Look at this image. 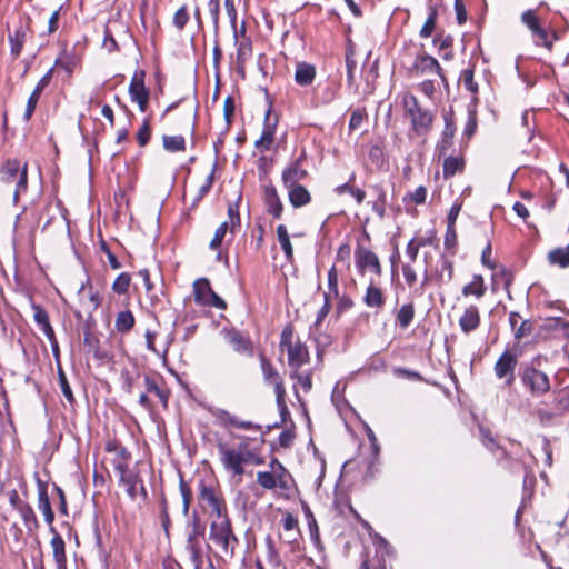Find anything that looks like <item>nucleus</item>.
Returning a JSON list of instances; mask_svg holds the SVG:
<instances>
[{"label":"nucleus","mask_w":569,"mask_h":569,"mask_svg":"<svg viewBox=\"0 0 569 569\" xmlns=\"http://www.w3.org/2000/svg\"><path fill=\"white\" fill-rule=\"evenodd\" d=\"M180 491L183 498V512L187 513L191 502V490L182 480L180 482Z\"/></svg>","instance_id":"obj_59"},{"label":"nucleus","mask_w":569,"mask_h":569,"mask_svg":"<svg viewBox=\"0 0 569 569\" xmlns=\"http://www.w3.org/2000/svg\"><path fill=\"white\" fill-rule=\"evenodd\" d=\"M217 448L223 468L233 476L241 477L244 473V465L259 466L263 463V459L250 450L246 442L239 443L236 448L219 442Z\"/></svg>","instance_id":"obj_1"},{"label":"nucleus","mask_w":569,"mask_h":569,"mask_svg":"<svg viewBox=\"0 0 569 569\" xmlns=\"http://www.w3.org/2000/svg\"><path fill=\"white\" fill-rule=\"evenodd\" d=\"M223 113H224L226 121L228 123H230L231 119L233 117V113H234V101H233L232 97H230V96L224 99Z\"/></svg>","instance_id":"obj_58"},{"label":"nucleus","mask_w":569,"mask_h":569,"mask_svg":"<svg viewBox=\"0 0 569 569\" xmlns=\"http://www.w3.org/2000/svg\"><path fill=\"white\" fill-rule=\"evenodd\" d=\"M40 94L41 93L33 90L31 96L29 97L23 116L27 121L31 118L32 113L34 112Z\"/></svg>","instance_id":"obj_49"},{"label":"nucleus","mask_w":569,"mask_h":569,"mask_svg":"<svg viewBox=\"0 0 569 569\" xmlns=\"http://www.w3.org/2000/svg\"><path fill=\"white\" fill-rule=\"evenodd\" d=\"M521 380L532 396L539 397L550 390L548 375L538 370L532 365L523 368Z\"/></svg>","instance_id":"obj_7"},{"label":"nucleus","mask_w":569,"mask_h":569,"mask_svg":"<svg viewBox=\"0 0 569 569\" xmlns=\"http://www.w3.org/2000/svg\"><path fill=\"white\" fill-rule=\"evenodd\" d=\"M163 148L169 152L186 150V140L182 136H163Z\"/></svg>","instance_id":"obj_33"},{"label":"nucleus","mask_w":569,"mask_h":569,"mask_svg":"<svg viewBox=\"0 0 569 569\" xmlns=\"http://www.w3.org/2000/svg\"><path fill=\"white\" fill-rule=\"evenodd\" d=\"M416 67L421 71L430 72V73H440V66L438 61L430 56H421L417 59Z\"/></svg>","instance_id":"obj_35"},{"label":"nucleus","mask_w":569,"mask_h":569,"mask_svg":"<svg viewBox=\"0 0 569 569\" xmlns=\"http://www.w3.org/2000/svg\"><path fill=\"white\" fill-rule=\"evenodd\" d=\"M130 284V276L126 272L119 274L112 284V289L117 293H126Z\"/></svg>","instance_id":"obj_41"},{"label":"nucleus","mask_w":569,"mask_h":569,"mask_svg":"<svg viewBox=\"0 0 569 569\" xmlns=\"http://www.w3.org/2000/svg\"><path fill=\"white\" fill-rule=\"evenodd\" d=\"M426 197H427V190L425 187H418L411 194H410V198L411 200L417 203V204H420V203H423L425 200H426Z\"/></svg>","instance_id":"obj_64"},{"label":"nucleus","mask_w":569,"mask_h":569,"mask_svg":"<svg viewBox=\"0 0 569 569\" xmlns=\"http://www.w3.org/2000/svg\"><path fill=\"white\" fill-rule=\"evenodd\" d=\"M134 325V317L131 311L126 310L117 315L116 329L119 332H128Z\"/></svg>","instance_id":"obj_34"},{"label":"nucleus","mask_w":569,"mask_h":569,"mask_svg":"<svg viewBox=\"0 0 569 569\" xmlns=\"http://www.w3.org/2000/svg\"><path fill=\"white\" fill-rule=\"evenodd\" d=\"M365 112L361 110H355L351 113L350 121H349V128L351 130L359 129L365 120Z\"/></svg>","instance_id":"obj_55"},{"label":"nucleus","mask_w":569,"mask_h":569,"mask_svg":"<svg viewBox=\"0 0 569 569\" xmlns=\"http://www.w3.org/2000/svg\"><path fill=\"white\" fill-rule=\"evenodd\" d=\"M199 501L203 508H210L211 520L219 516H228L223 499L211 487L201 483Z\"/></svg>","instance_id":"obj_11"},{"label":"nucleus","mask_w":569,"mask_h":569,"mask_svg":"<svg viewBox=\"0 0 569 569\" xmlns=\"http://www.w3.org/2000/svg\"><path fill=\"white\" fill-rule=\"evenodd\" d=\"M224 6H226V11H227V14L231 21V24L233 26V28L236 29V23H237V10H236V7H234V3H233V0H224Z\"/></svg>","instance_id":"obj_63"},{"label":"nucleus","mask_w":569,"mask_h":569,"mask_svg":"<svg viewBox=\"0 0 569 569\" xmlns=\"http://www.w3.org/2000/svg\"><path fill=\"white\" fill-rule=\"evenodd\" d=\"M209 539L214 545L216 555L221 559L233 557L238 539L228 516H219L211 520Z\"/></svg>","instance_id":"obj_2"},{"label":"nucleus","mask_w":569,"mask_h":569,"mask_svg":"<svg viewBox=\"0 0 569 569\" xmlns=\"http://www.w3.org/2000/svg\"><path fill=\"white\" fill-rule=\"evenodd\" d=\"M328 288H329V295L338 296V273L336 267H331L328 272Z\"/></svg>","instance_id":"obj_45"},{"label":"nucleus","mask_w":569,"mask_h":569,"mask_svg":"<svg viewBox=\"0 0 569 569\" xmlns=\"http://www.w3.org/2000/svg\"><path fill=\"white\" fill-rule=\"evenodd\" d=\"M194 301L200 306L226 309L227 305L211 288L207 278L197 279L193 282Z\"/></svg>","instance_id":"obj_8"},{"label":"nucleus","mask_w":569,"mask_h":569,"mask_svg":"<svg viewBox=\"0 0 569 569\" xmlns=\"http://www.w3.org/2000/svg\"><path fill=\"white\" fill-rule=\"evenodd\" d=\"M363 302L369 308H380L385 305V296L379 287L372 282L368 286Z\"/></svg>","instance_id":"obj_26"},{"label":"nucleus","mask_w":569,"mask_h":569,"mask_svg":"<svg viewBox=\"0 0 569 569\" xmlns=\"http://www.w3.org/2000/svg\"><path fill=\"white\" fill-rule=\"evenodd\" d=\"M425 244V241H419V242H416V240H411L408 244H407V249H406V252L408 254V257L410 258V260L413 262L416 261L417 257H418V252H419V249L421 246Z\"/></svg>","instance_id":"obj_56"},{"label":"nucleus","mask_w":569,"mask_h":569,"mask_svg":"<svg viewBox=\"0 0 569 569\" xmlns=\"http://www.w3.org/2000/svg\"><path fill=\"white\" fill-rule=\"evenodd\" d=\"M280 348L287 350L288 363L298 370L301 366L309 361V352L307 348L297 339L295 340L291 327H286L281 332Z\"/></svg>","instance_id":"obj_4"},{"label":"nucleus","mask_w":569,"mask_h":569,"mask_svg":"<svg viewBox=\"0 0 569 569\" xmlns=\"http://www.w3.org/2000/svg\"><path fill=\"white\" fill-rule=\"evenodd\" d=\"M316 77V69L312 64L300 62L297 64L295 80L300 86L310 84Z\"/></svg>","instance_id":"obj_25"},{"label":"nucleus","mask_w":569,"mask_h":569,"mask_svg":"<svg viewBox=\"0 0 569 569\" xmlns=\"http://www.w3.org/2000/svg\"><path fill=\"white\" fill-rule=\"evenodd\" d=\"M0 180L6 184H14L13 201L18 202L21 192L27 190V166H20L17 160H9L0 168Z\"/></svg>","instance_id":"obj_5"},{"label":"nucleus","mask_w":569,"mask_h":569,"mask_svg":"<svg viewBox=\"0 0 569 569\" xmlns=\"http://www.w3.org/2000/svg\"><path fill=\"white\" fill-rule=\"evenodd\" d=\"M491 252H492L491 244L488 243L486 246V248L483 249V251H482L481 261H482L483 266H486L489 269L493 270L496 268V264L490 259Z\"/></svg>","instance_id":"obj_62"},{"label":"nucleus","mask_w":569,"mask_h":569,"mask_svg":"<svg viewBox=\"0 0 569 569\" xmlns=\"http://www.w3.org/2000/svg\"><path fill=\"white\" fill-rule=\"evenodd\" d=\"M129 93L132 101L137 102L139 109L146 111L149 102V91L144 86V72H136L129 86Z\"/></svg>","instance_id":"obj_13"},{"label":"nucleus","mask_w":569,"mask_h":569,"mask_svg":"<svg viewBox=\"0 0 569 569\" xmlns=\"http://www.w3.org/2000/svg\"><path fill=\"white\" fill-rule=\"evenodd\" d=\"M277 238L287 260L291 261L293 257V248L286 226L279 224L277 227Z\"/></svg>","instance_id":"obj_30"},{"label":"nucleus","mask_w":569,"mask_h":569,"mask_svg":"<svg viewBox=\"0 0 569 569\" xmlns=\"http://www.w3.org/2000/svg\"><path fill=\"white\" fill-rule=\"evenodd\" d=\"M548 261L560 268L569 267V244L563 248H556L548 253Z\"/></svg>","instance_id":"obj_29"},{"label":"nucleus","mask_w":569,"mask_h":569,"mask_svg":"<svg viewBox=\"0 0 569 569\" xmlns=\"http://www.w3.org/2000/svg\"><path fill=\"white\" fill-rule=\"evenodd\" d=\"M218 423L224 428H230L233 425L234 415L227 410L218 409L213 412Z\"/></svg>","instance_id":"obj_42"},{"label":"nucleus","mask_w":569,"mask_h":569,"mask_svg":"<svg viewBox=\"0 0 569 569\" xmlns=\"http://www.w3.org/2000/svg\"><path fill=\"white\" fill-rule=\"evenodd\" d=\"M204 533V528L201 526L198 517H194L191 523V530L187 538V550L193 561H199L201 558L200 537Z\"/></svg>","instance_id":"obj_15"},{"label":"nucleus","mask_w":569,"mask_h":569,"mask_svg":"<svg viewBox=\"0 0 569 569\" xmlns=\"http://www.w3.org/2000/svg\"><path fill=\"white\" fill-rule=\"evenodd\" d=\"M461 292L465 297L475 296L478 299L483 297L486 293L483 277L475 274L471 282L462 287Z\"/></svg>","instance_id":"obj_27"},{"label":"nucleus","mask_w":569,"mask_h":569,"mask_svg":"<svg viewBox=\"0 0 569 569\" xmlns=\"http://www.w3.org/2000/svg\"><path fill=\"white\" fill-rule=\"evenodd\" d=\"M533 34L538 38L537 44H541L548 49H551L552 42L548 40V33L541 27L533 32Z\"/></svg>","instance_id":"obj_60"},{"label":"nucleus","mask_w":569,"mask_h":569,"mask_svg":"<svg viewBox=\"0 0 569 569\" xmlns=\"http://www.w3.org/2000/svg\"><path fill=\"white\" fill-rule=\"evenodd\" d=\"M227 339L229 343L232 346L234 351L237 352H243V353H251L252 352V345L251 341L244 337L242 333L236 330H230L227 332Z\"/></svg>","instance_id":"obj_21"},{"label":"nucleus","mask_w":569,"mask_h":569,"mask_svg":"<svg viewBox=\"0 0 569 569\" xmlns=\"http://www.w3.org/2000/svg\"><path fill=\"white\" fill-rule=\"evenodd\" d=\"M242 39H238V31L234 30V39L238 42L237 49V62L240 67H243L246 61L252 56L251 41L244 37V29H241Z\"/></svg>","instance_id":"obj_22"},{"label":"nucleus","mask_w":569,"mask_h":569,"mask_svg":"<svg viewBox=\"0 0 569 569\" xmlns=\"http://www.w3.org/2000/svg\"><path fill=\"white\" fill-rule=\"evenodd\" d=\"M33 319L43 332V335L48 338V340L53 345L56 343V336L53 328L50 325L48 312L40 306L33 305Z\"/></svg>","instance_id":"obj_19"},{"label":"nucleus","mask_w":569,"mask_h":569,"mask_svg":"<svg viewBox=\"0 0 569 569\" xmlns=\"http://www.w3.org/2000/svg\"><path fill=\"white\" fill-rule=\"evenodd\" d=\"M283 529L287 532L299 531L298 529V520L291 513H286L281 520Z\"/></svg>","instance_id":"obj_52"},{"label":"nucleus","mask_w":569,"mask_h":569,"mask_svg":"<svg viewBox=\"0 0 569 569\" xmlns=\"http://www.w3.org/2000/svg\"><path fill=\"white\" fill-rule=\"evenodd\" d=\"M532 331V325L528 320L521 321L520 326L515 329V338L521 339L523 337H527Z\"/></svg>","instance_id":"obj_54"},{"label":"nucleus","mask_w":569,"mask_h":569,"mask_svg":"<svg viewBox=\"0 0 569 569\" xmlns=\"http://www.w3.org/2000/svg\"><path fill=\"white\" fill-rule=\"evenodd\" d=\"M274 136V126L267 124L259 140H257L256 146L258 148H262L263 150H269Z\"/></svg>","instance_id":"obj_38"},{"label":"nucleus","mask_w":569,"mask_h":569,"mask_svg":"<svg viewBox=\"0 0 569 569\" xmlns=\"http://www.w3.org/2000/svg\"><path fill=\"white\" fill-rule=\"evenodd\" d=\"M289 189V200L290 203L298 208L306 206L310 202L311 197L309 191L302 187L301 184H295L292 187H287Z\"/></svg>","instance_id":"obj_24"},{"label":"nucleus","mask_w":569,"mask_h":569,"mask_svg":"<svg viewBox=\"0 0 569 569\" xmlns=\"http://www.w3.org/2000/svg\"><path fill=\"white\" fill-rule=\"evenodd\" d=\"M461 210V203H455L450 211H449V214H448V232H447V237L449 236L450 232H453V226L456 223V220L459 216V212ZM455 236V233H452Z\"/></svg>","instance_id":"obj_51"},{"label":"nucleus","mask_w":569,"mask_h":569,"mask_svg":"<svg viewBox=\"0 0 569 569\" xmlns=\"http://www.w3.org/2000/svg\"><path fill=\"white\" fill-rule=\"evenodd\" d=\"M228 230L230 231V223L228 221L222 222L216 230L212 240L210 241V249L217 250L222 243L223 238L226 237Z\"/></svg>","instance_id":"obj_39"},{"label":"nucleus","mask_w":569,"mask_h":569,"mask_svg":"<svg viewBox=\"0 0 569 569\" xmlns=\"http://www.w3.org/2000/svg\"><path fill=\"white\" fill-rule=\"evenodd\" d=\"M151 131L148 120H146L137 132L138 143L144 147L150 140Z\"/></svg>","instance_id":"obj_43"},{"label":"nucleus","mask_w":569,"mask_h":569,"mask_svg":"<svg viewBox=\"0 0 569 569\" xmlns=\"http://www.w3.org/2000/svg\"><path fill=\"white\" fill-rule=\"evenodd\" d=\"M463 167V160L456 157H449L443 162V176L450 178L460 171Z\"/></svg>","instance_id":"obj_36"},{"label":"nucleus","mask_w":569,"mask_h":569,"mask_svg":"<svg viewBox=\"0 0 569 569\" xmlns=\"http://www.w3.org/2000/svg\"><path fill=\"white\" fill-rule=\"evenodd\" d=\"M518 363L517 355L511 351H505L495 365V373L498 379L505 381V385L510 387L515 382V369Z\"/></svg>","instance_id":"obj_12"},{"label":"nucleus","mask_w":569,"mask_h":569,"mask_svg":"<svg viewBox=\"0 0 569 569\" xmlns=\"http://www.w3.org/2000/svg\"><path fill=\"white\" fill-rule=\"evenodd\" d=\"M480 325V312L478 307L468 306L459 318V327L463 333L468 335L475 331Z\"/></svg>","instance_id":"obj_17"},{"label":"nucleus","mask_w":569,"mask_h":569,"mask_svg":"<svg viewBox=\"0 0 569 569\" xmlns=\"http://www.w3.org/2000/svg\"><path fill=\"white\" fill-rule=\"evenodd\" d=\"M189 20V14L186 7H181L173 17V23L178 29H183Z\"/></svg>","instance_id":"obj_50"},{"label":"nucleus","mask_w":569,"mask_h":569,"mask_svg":"<svg viewBox=\"0 0 569 569\" xmlns=\"http://www.w3.org/2000/svg\"><path fill=\"white\" fill-rule=\"evenodd\" d=\"M271 472L259 471L257 473V482L264 489L272 490L277 486L287 489V478L284 467L277 460L273 459L270 463Z\"/></svg>","instance_id":"obj_9"},{"label":"nucleus","mask_w":569,"mask_h":569,"mask_svg":"<svg viewBox=\"0 0 569 569\" xmlns=\"http://www.w3.org/2000/svg\"><path fill=\"white\" fill-rule=\"evenodd\" d=\"M356 264L361 273L367 270L375 274H381V266L376 253L365 247H358L356 250Z\"/></svg>","instance_id":"obj_14"},{"label":"nucleus","mask_w":569,"mask_h":569,"mask_svg":"<svg viewBox=\"0 0 569 569\" xmlns=\"http://www.w3.org/2000/svg\"><path fill=\"white\" fill-rule=\"evenodd\" d=\"M28 28L20 27L18 28L13 34L9 36V41L11 44V54L17 58L22 51L26 38H27Z\"/></svg>","instance_id":"obj_28"},{"label":"nucleus","mask_w":569,"mask_h":569,"mask_svg":"<svg viewBox=\"0 0 569 569\" xmlns=\"http://www.w3.org/2000/svg\"><path fill=\"white\" fill-rule=\"evenodd\" d=\"M473 70L472 69H466L462 71V81H463V84L465 87L471 91V92H477L478 91V86L477 83L473 81Z\"/></svg>","instance_id":"obj_48"},{"label":"nucleus","mask_w":569,"mask_h":569,"mask_svg":"<svg viewBox=\"0 0 569 569\" xmlns=\"http://www.w3.org/2000/svg\"><path fill=\"white\" fill-rule=\"evenodd\" d=\"M403 107L406 116L410 119L413 131L417 134L426 133L432 124V114L423 109L417 98L410 93L403 96Z\"/></svg>","instance_id":"obj_3"},{"label":"nucleus","mask_w":569,"mask_h":569,"mask_svg":"<svg viewBox=\"0 0 569 569\" xmlns=\"http://www.w3.org/2000/svg\"><path fill=\"white\" fill-rule=\"evenodd\" d=\"M144 383H146L147 392L154 393L159 398V400L162 402V405L167 406L168 392L166 390L161 389L157 385V382L149 377L144 378Z\"/></svg>","instance_id":"obj_37"},{"label":"nucleus","mask_w":569,"mask_h":569,"mask_svg":"<svg viewBox=\"0 0 569 569\" xmlns=\"http://www.w3.org/2000/svg\"><path fill=\"white\" fill-rule=\"evenodd\" d=\"M305 161V154H301L295 162L287 167L282 172V181L286 187H292L299 184V181L303 180L308 172L302 167Z\"/></svg>","instance_id":"obj_16"},{"label":"nucleus","mask_w":569,"mask_h":569,"mask_svg":"<svg viewBox=\"0 0 569 569\" xmlns=\"http://www.w3.org/2000/svg\"><path fill=\"white\" fill-rule=\"evenodd\" d=\"M521 21L532 31V33L540 28L538 19L531 10L525 11L521 16Z\"/></svg>","instance_id":"obj_47"},{"label":"nucleus","mask_w":569,"mask_h":569,"mask_svg":"<svg viewBox=\"0 0 569 569\" xmlns=\"http://www.w3.org/2000/svg\"><path fill=\"white\" fill-rule=\"evenodd\" d=\"M293 379H297L299 386L303 391L308 392L312 388L311 376L309 373H298L297 370L291 375Z\"/></svg>","instance_id":"obj_46"},{"label":"nucleus","mask_w":569,"mask_h":569,"mask_svg":"<svg viewBox=\"0 0 569 569\" xmlns=\"http://www.w3.org/2000/svg\"><path fill=\"white\" fill-rule=\"evenodd\" d=\"M436 19H437V11L435 9L431 10L428 19L423 23L421 30H420V37L421 38H429L435 28H436Z\"/></svg>","instance_id":"obj_40"},{"label":"nucleus","mask_w":569,"mask_h":569,"mask_svg":"<svg viewBox=\"0 0 569 569\" xmlns=\"http://www.w3.org/2000/svg\"><path fill=\"white\" fill-rule=\"evenodd\" d=\"M264 201L267 206V212L274 218H279L282 212V203L273 187H267L264 190Z\"/></svg>","instance_id":"obj_23"},{"label":"nucleus","mask_w":569,"mask_h":569,"mask_svg":"<svg viewBox=\"0 0 569 569\" xmlns=\"http://www.w3.org/2000/svg\"><path fill=\"white\" fill-rule=\"evenodd\" d=\"M52 532L53 537L50 541V546L52 548L53 559L56 561L57 569H68L64 540L54 529H52Z\"/></svg>","instance_id":"obj_20"},{"label":"nucleus","mask_w":569,"mask_h":569,"mask_svg":"<svg viewBox=\"0 0 569 569\" xmlns=\"http://www.w3.org/2000/svg\"><path fill=\"white\" fill-rule=\"evenodd\" d=\"M477 129V118L475 113H469L468 121L465 127V134L470 138L473 136Z\"/></svg>","instance_id":"obj_61"},{"label":"nucleus","mask_w":569,"mask_h":569,"mask_svg":"<svg viewBox=\"0 0 569 569\" xmlns=\"http://www.w3.org/2000/svg\"><path fill=\"white\" fill-rule=\"evenodd\" d=\"M81 303L90 310H97L101 305V297L97 290L93 289L91 283L87 281L82 283L78 290Z\"/></svg>","instance_id":"obj_18"},{"label":"nucleus","mask_w":569,"mask_h":569,"mask_svg":"<svg viewBox=\"0 0 569 569\" xmlns=\"http://www.w3.org/2000/svg\"><path fill=\"white\" fill-rule=\"evenodd\" d=\"M230 232L234 233L236 229L240 227V216L237 206L230 204L228 208Z\"/></svg>","instance_id":"obj_44"},{"label":"nucleus","mask_w":569,"mask_h":569,"mask_svg":"<svg viewBox=\"0 0 569 569\" xmlns=\"http://www.w3.org/2000/svg\"><path fill=\"white\" fill-rule=\"evenodd\" d=\"M259 359L266 382L272 385L274 388L278 406L284 407L286 389L281 377L273 368L272 363L262 353L259 356Z\"/></svg>","instance_id":"obj_10"},{"label":"nucleus","mask_w":569,"mask_h":569,"mask_svg":"<svg viewBox=\"0 0 569 569\" xmlns=\"http://www.w3.org/2000/svg\"><path fill=\"white\" fill-rule=\"evenodd\" d=\"M120 455L122 456V461L116 463V470L119 473L120 481L127 487L128 495L130 498L134 499L140 491L141 495L146 497L147 492L138 475L128 468V451L121 449Z\"/></svg>","instance_id":"obj_6"},{"label":"nucleus","mask_w":569,"mask_h":569,"mask_svg":"<svg viewBox=\"0 0 569 569\" xmlns=\"http://www.w3.org/2000/svg\"><path fill=\"white\" fill-rule=\"evenodd\" d=\"M402 273H403L407 284L409 287H412L417 281V273H416L415 269L410 264H403Z\"/></svg>","instance_id":"obj_57"},{"label":"nucleus","mask_w":569,"mask_h":569,"mask_svg":"<svg viewBox=\"0 0 569 569\" xmlns=\"http://www.w3.org/2000/svg\"><path fill=\"white\" fill-rule=\"evenodd\" d=\"M415 317V307L412 303H406L400 307L396 315V320L403 329L408 328Z\"/></svg>","instance_id":"obj_32"},{"label":"nucleus","mask_w":569,"mask_h":569,"mask_svg":"<svg viewBox=\"0 0 569 569\" xmlns=\"http://www.w3.org/2000/svg\"><path fill=\"white\" fill-rule=\"evenodd\" d=\"M233 428L243 429V430H257L259 431L261 427L257 423H253L251 421L242 420L239 417H234L233 419Z\"/></svg>","instance_id":"obj_53"},{"label":"nucleus","mask_w":569,"mask_h":569,"mask_svg":"<svg viewBox=\"0 0 569 569\" xmlns=\"http://www.w3.org/2000/svg\"><path fill=\"white\" fill-rule=\"evenodd\" d=\"M38 509L43 513L46 522L49 525L52 523L54 519V513L51 509L50 500L44 489H41L39 491Z\"/></svg>","instance_id":"obj_31"}]
</instances>
